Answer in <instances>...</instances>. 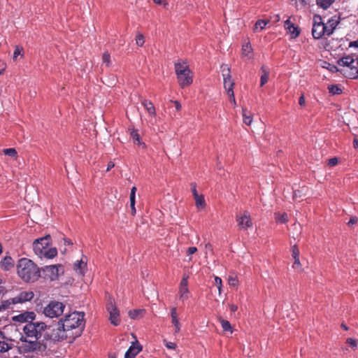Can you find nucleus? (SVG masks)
<instances>
[{
    "mask_svg": "<svg viewBox=\"0 0 358 358\" xmlns=\"http://www.w3.org/2000/svg\"><path fill=\"white\" fill-rule=\"evenodd\" d=\"M339 22V18L336 16H334L328 20L327 24H324V26L327 27V36H330L334 33Z\"/></svg>",
    "mask_w": 358,
    "mask_h": 358,
    "instance_id": "19",
    "label": "nucleus"
},
{
    "mask_svg": "<svg viewBox=\"0 0 358 358\" xmlns=\"http://www.w3.org/2000/svg\"><path fill=\"white\" fill-rule=\"evenodd\" d=\"M221 71L223 77L224 90L228 96H233L234 81L231 78L230 68L227 64L221 65Z\"/></svg>",
    "mask_w": 358,
    "mask_h": 358,
    "instance_id": "10",
    "label": "nucleus"
},
{
    "mask_svg": "<svg viewBox=\"0 0 358 358\" xmlns=\"http://www.w3.org/2000/svg\"><path fill=\"white\" fill-rule=\"evenodd\" d=\"M306 103L305 97L303 94H301V96L299 97V103L300 106H304Z\"/></svg>",
    "mask_w": 358,
    "mask_h": 358,
    "instance_id": "56",
    "label": "nucleus"
},
{
    "mask_svg": "<svg viewBox=\"0 0 358 358\" xmlns=\"http://www.w3.org/2000/svg\"><path fill=\"white\" fill-rule=\"evenodd\" d=\"M43 271L49 276L51 280H55L58 278L60 275H62L64 272V269L62 265L55 264L45 266L42 268Z\"/></svg>",
    "mask_w": 358,
    "mask_h": 358,
    "instance_id": "12",
    "label": "nucleus"
},
{
    "mask_svg": "<svg viewBox=\"0 0 358 358\" xmlns=\"http://www.w3.org/2000/svg\"><path fill=\"white\" fill-rule=\"evenodd\" d=\"M357 222V218L356 217H351L348 222L349 226L353 225Z\"/></svg>",
    "mask_w": 358,
    "mask_h": 358,
    "instance_id": "55",
    "label": "nucleus"
},
{
    "mask_svg": "<svg viewBox=\"0 0 358 358\" xmlns=\"http://www.w3.org/2000/svg\"><path fill=\"white\" fill-rule=\"evenodd\" d=\"M18 276L25 282H36L41 276V271L37 265L28 258H21L16 265Z\"/></svg>",
    "mask_w": 358,
    "mask_h": 358,
    "instance_id": "3",
    "label": "nucleus"
},
{
    "mask_svg": "<svg viewBox=\"0 0 358 358\" xmlns=\"http://www.w3.org/2000/svg\"><path fill=\"white\" fill-rule=\"evenodd\" d=\"M174 105H175V107H176V109L179 111L180 109H181V104L180 103L179 101H173Z\"/></svg>",
    "mask_w": 358,
    "mask_h": 358,
    "instance_id": "57",
    "label": "nucleus"
},
{
    "mask_svg": "<svg viewBox=\"0 0 358 358\" xmlns=\"http://www.w3.org/2000/svg\"><path fill=\"white\" fill-rule=\"evenodd\" d=\"M153 1L158 5L163 4L164 7L168 6V3L166 1V0H153Z\"/></svg>",
    "mask_w": 358,
    "mask_h": 358,
    "instance_id": "54",
    "label": "nucleus"
},
{
    "mask_svg": "<svg viewBox=\"0 0 358 358\" xmlns=\"http://www.w3.org/2000/svg\"><path fill=\"white\" fill-rule=\"evenodd\" d=\"M164 343L165 346L170 350H175L177 347V345L175 343L170 342L166 340H164Z\"/></svg>",
    "mask_w": 358,
    "mask_h": 358,
    "instance_id": "46",
    "label": "nucleus"
},
{
    "mask_svg": "<svg viewBox=\"0 0 358 358\" xmlns=\"http://www.w3.org/2000/svg\"><path fill=\"white\" fill-rule=\"evenodd\" d=\"M308 0H291V2L296 9H301L306 8L308 5Z\"/></svg>",
    "mask_w": 358,
    "mask_h": 358,
    "instance_id": "28",
    "label": "nucleus"
},
{
    "mask_svg": "<svg viewBox=\"0 0 358 358\" xmlns=\"http://www.w3.org/2000/svg\"><path fill=\"white\" fill-rule=\"evenodd\" d=\"M246 109H243V122L247 125H250L252 122V116L249 114L248 115Z\"/></svg>",
    "mask_w": 358,
    "mask_h": 358,
    "instance_id": "34",
    "label": "nucleus"
},
{
    "mask_svg": "<svg viewBox=\"0 0 358 358\" xmlns=\"http://www.w3.org/2000/svg\"><path fill=\"white\" fill-rule=\"evenodd\" d=\"M275 219L276 222H280V223H285L288 220L287 213H282V214H280L279 213H275Z\"/></svg>",
    "mask_w": 358,
    "mask_h": 358,
    "instance_id": "31",
    "label": "nucleus"
},
{
    "mask_svg": "<svg viewBox=\"0 0 358 358\" xmlns=\"http://www.w3.org/2000/svg\"><path fill=\"white\" fill-rule=\"evenodd\" d=\"M46 328L47 325L44 322H29L27 323L22 329L24 335L21 336L19 341H16L18 352L25 358L45 356L47 345L43 341L39 339Z\"/></svg>",
    "mask_w": 358,
    "mask_h": 358,
    "instance_id": "1",
    "label": "nucleus"
},
{
    "mask_svg": "<svg viewBox=\"0 0 358 358\" xmlns=\"http://www.w3.org/2000/svg\"><path fill=\"white\" fill-rule=\"evenodd\" d=\"M338 164V159L336 157H333L329 159L328 165L331 166H334Z\"/></svg>",
    "mask_w": 358,
    "mask_h": 358,
    "instance_id": "51",
    "label": "nucleus"
},
{
    "mask_svg": "<svg viewBox=\"0 0 358 358\" xmlns=\"http://www.w3.org/2000/svg\"><path fill=\"white\" fill-rule=\"evenodd\" d=\"M192 192L194 196L198 195V192L196 191V185L194 182L191 183Z\"/></svg>",
    "mask_w": 358,
    "mask_h": 358,
    "instance_id": "53",
    "label": "nucleus"
},
{
    "mask_svg": "<svg viewBox=\"0 0 358 358\" xmlns=\"http://www.w3.org/2000/svg\"><path fill=\"white\" fill-rule=\"evenodd\" d=\"M196 207H203L205 206V200L203 195H197L194 196Z\"/></svg>",
    "mask_w": 358,
    "mask_h": 358,
    "instance_id": "35",
    "label": "nucleus"
},
{
    "mask_svg": "<svg viewBox=\"0 0 358 358\" xmlns=\"http://www.w3.org/2000/svg\"><path fill=\"white\" fill-rule=\"evenodd\" d=\"M115 166V164L113 162H109L107 164V169L106 171H109L110 169H112Z\"/></svg>",
    "mask_w": 358,
    "mask_h": 358,
    "instance_id": "59",
    "label": "nucleus"
},
{
    "mask_svg": "<svg viewBox=\"0 0 358 358\" xmlns=\"http://www.w3.org/2000/svg\"><path fill=\"white\" fill-rule=\"evenodd\" d=\"M197 252V248L196 247H189L187 250V256L188 257V261H192V255L196 253Z\"/></svg>",
    "mask_w": 358,
    "mask_h": 358,
    "instance_id": "41",
    "label": "nucleus"
},
{
    "mask_svg": "<svg viewBox=\"0 0 358 358\" xmlns=\"http://www.w3.org/2000/svg\"><path fill=\"white\" fill-rule=\"evenodd\" d=\"M346 343L352 348H356L357 345V340L352 338H348L346 341Z\"/></svg>",
    "mask_w": 358,
    "mask_h": 358,
    "instance_id": "48",
    "label": "nucleus"
},
{
    "mask_svg": "<svg viewBox=\"0 0 358 358\" xmlns=\"http://www.w3.org/2000/svg\"><path fill=\"white\" fill-rule=\"evenodd\" d=\"M86 267V263L82 260L78 261L74 264V268L76 271H79L80 273H83V270Z\"/></svg>",
    "mask_w": 358,
    "mask_h": 358,
    "instance_id": "36",
    "label": "nucleus"
},
{
    "mask_svg": "<svg viewBox=\"0 0 358 358\" xmlns=\"http://www.w3.org/2000/svg\"><path fill=\"white\" fill-rule=\"evenodd\" d=\"M141 103L144 106V108L146 109V110L148 111V113H149L150 115H151L152 117H155L156 115L155 108L153 103L150 101H148L147 99H143L141 101Z\"/></svg>",
    "mask_w": 358,
    "mask_h": 358,
    "instance_id": "22",
    "label": "nucleus"
},
{
    "mask_svg": "<svg viewBox=\"0 0 358 358\" xmlns=\"http://www.w3.org/2000/svg\"><path fill=\"white\" fill-rule=\"evenodd\" d=\"M337 64L341 66L347 67L348 69L345 70L344 75L352 79L358 78V68L357 65H354L355 59L350 56L348 55L343 57L337 61Z\"/></svg>",
    "mask_w": 358,
    "mask_h": 358,
    "instance_id": "7",
    "label": "nucleus"
},
{
    "mask_svg": "<svg viewBox=\"0 0 358 358\" xmlns=\"http://www.w3.org/2000/svg\"><path fill=\"white\" fill-rule=\"evenodd\" d=\"M106 309L110 314L109 320L115 326H117L120 323V313L112 298H110L106 305Z\"/></svg>",
    "mask_w": 358,
    "mask_h": 358,
    "instance_id": "11",
    "label": "nucleus"
},
{
    "mask_svg": "<svg viewBox=\"0 0 358 358\" xmlns=\"http://www.w3.org/2000/svg\"><path fill=\"white\" fill-rule=\"evenodd\" d=\"M6 69V63L3 60L0 59V75L3 73Z\"/></svg>",
    "mask_w": 358,
    "mask_h": 358,
    "instance_id": "50",
    "label": "nucleus"
},
{
    "mask_svg": "<svg viewBox=\"0 0 358 358\" xmlns=\"http://www.w3.org/2000/svg\"><path fill=\"white\" fill-rule=\"evenodd\" d=\"M354 147L358 149V139L355 138L353 141Z\"/></svg>",
    "mask_w": 358,
    "mask_h": 358,
    "instance_id": "63",
    "label": "nucleus"
},
{
    "mask_svg": "<svg viewBox=\"0 0 358 358\" xmlns=\"http://www.w3.org/2000/svg\"><path fill=\"white\" fill-rule=\"evenodd\" d=\"M136 190H137V189L136 187H133L131 189V193H130V196H129L130 203H135V197H136Z\"/></svg>",
    "mask_w": 358,
    "mask_h": 358,
    "instance_id": "45",
    "label": "nucleus"
},
{
    "mask_svg": "<svg viewBox=\"0 0 358 358\" xmlns=\"http://www.w3.org/2000/svg\"><path fill=\"white\" fill-rule=\"evenodd\" d=\"M144 309H135L129 312V316L133 320H138L143 317Z\"/></svg>",
    "mask_w": 358,
    "mask_h": 358,
    "instance_id": "27",
    "label": "nucleus"
},
{
    "mask_svg": "<svg viewBox=\"0 0 358 358\" xmlns=\"http://www.w3.org/2000/svg\"><path fill=\"white\" fill-rule=\"evenodd\" d=\"M284 27L287 32L291 35L292 38H296L299 36L300 30L299 27H295L289 19L285 22Z\"/></svg>",
    "mask_w": 358,
    "mask_h": 358,
    "instance_id": "18",
    "label": "nucleus"
},
{
    "mask_svg": "<svg viewBox=\"0 0 358 358\" xmlns=\"http://www.w3.org/2000/svg\"><path fill=\"white\" fill-rule=\"evenodd\" d=\"M130 207L131 210V214L134 215L136 214L135 203H130Z\"/></svg>",
    "mask_w": 358,
    "mask_h": 358,
    "instance_id": "61",
    "label": "nucleus"
},
{
    "mask_svg": "<svg viewBox=\"0 0 358 358\" xmlns=\"http://www.w3.org/2000/svg\"><path fill=\"white\" fill-rule=\"evenodd\" d=\"M329 93L332 94H340L342 92V90L337 85H331L328 87Z\"/></svg>",
    "mask_w": 358,
    "mask_h": 358,
    "instance_id": "32",
    "label": "nucleus"
},
{
    "mask_svg": "<svg viewBox=\"0 0 358 358\" xmlns=\"http://www.w3.org/2000/svg\"><path fill=\"white\" fill-rule=\"evenodd\" d=\"M294 262L293 264V268H301V264L300 262L299 257L294 258Z\"/></svg>",
    "mask_w": 358,
    "mask_h": 358,
    "instance_id": "49",
    "label": "nucleus"
},
{
    "mask_svg": "<svg viewBox=\"0 0 358 358\" xmlns=\"http://www.w3.org/2000/svg\"><path fill=\"white\" fill-rule=\"evenodd\" d=\"M215 285L217 287L219 294H221L222 291V281L220 277H217V276L215 277Z\"/></svg>",
    "mask_w": 358,
    "mask_h": 358,
    "instance_id": "40",
    "label": "nucleus"
},
{
    "mask_svg": "<svg viewBox=\"0 0 358 358\" xmlns=\"http://www.w3.org/2000/svg\"><path fill=\"white\" fill-rule=\"evenodd\" d=\"M84 316L83 312L75 311L60 320L70 338L75 339L81 335L85 328Z\"/></svg>",
    "mask_w": 358,
    "mask_h": 358,
    "instance_id": "2",
    "label": "nucleus"
},
{
    "mask_svg": "<svg viewBox=\"0 0 358 358\" xmlns=\"http://www.w3.org/2000/svg\"><path fill=\"white\" fill-rule=\"evenodd\" d=\"M262 76L260 80V86L263 87L268 80L269 71L264 66L261 68Z\"/></svg>",
    "mask_w": 358,
    "mask_h": 358,
    "instance_id": "26",
    "label": "nucleus"
},
{
    "mask_svg": "<svg viewBox=\"0 0 358 358\" xmlns=\"http://www.w3.org/2000/svg\"><path fill=\"white\" fill-rule=\"evenodd\" d=\"M64 242H65V244H66V245H72L73 244L71 241L69 239H64Z\"/></svg>",
    "mask_w": 358,
    "mask_h": 358,
    "instance_id": "64",
    "label": "nucleus"
},
{
    "mask_svg": "<svg viewBox=\"0 0 358 358\" xmlns=\"http://www.w3.org/2000/svg\"><path fill=\"white\" fill-rule=\"evenodd\" d=\"M15 262L13 258L10 256H6L0 262V267L4 271H9L14 268Z\"/></svg>",
    "mask_w": 358,
    "mask_h": 358,
    "instance_id": "20",
    "label": "nucleus"
},
{
    "mask_svg": "<svg viewBox=\"0 0 358 358\" xmlns=\"http://www.w3.org/2000/svg\"><path fill=\"white\" fill-rule=\"evenodd\" d=\"M142 350V346L136 341L133 342L124 355V358H135L136 356Z\"/></svg>",
    "mask_w": 358,
    "mask_h": 358,
    "instance_id": "15",
    "label": "nucleus"
},
{
    "mask_svg": "<svg viewBox=\"0 0 358 358\" xmlns=\"http://www.w3.org/2000/svg\"><path fill=\"white\" fill-rule=\"evenodd\" d=\"M349 47L352 48V47H354V48H358V39L357 41H351L349 44Z\"/></svg>",
    "mask_w": 358,
    "mask_h": 358,
    "instance_id": "58",
    "label": "nucleus"
},
{
    "mask_svg": "<svg viewBox=\"0 0 358 358\" xmlns=\"http://www.w3.org/2000/svg\"><path fill=\"white\" fill-rule=\"evenodd\" d=\"M218 320L220 322L224 331H229L231 334L232 333V328L229 321L224 320L222 317H219Z\"/></svg>",
    "mask_w": 358,
    "mask_h": 358,
    "instance_id": "29",
    "label": "nucleus"
},
{
    "mask_svg": "<svg viewBox=\"0 0 358 358\" xmlns=\"http://www.w3.org/2000/svg\"><path fill=\"white\" fill-rule=\"evenodd\" d=\"M299 250L296 245L292 247V256L294 258L299 257Z\"/></svg>",
    "mask_w": 358,
    "mask_h": 358,
    "instance_id": "44",
    "label": "nucleus"
},
{
    "mask_svg": "<svg viewBox=\"0 0 358 358\" xmlns=\"http://www.w3.org/2000/svg\"><path fill=\"white\" fill-rule=\"evenodd\" d=\"M312 35L316 40L325 36H327V27L324 26L322 17L319 15L313 16Z\"/></svg>",
    "mask_w": 358,
    "mask_h": 358,
    "instance_id": "9",
    "label": "nucleus"
},
{
    "mask_svg": "<svg viewBox=\"0 0 358 358\" xmlns=\"http://www.w3.org/2000/svg\"><path fill=\"white\" fill-rule=\"evenodd\" d=\"M175 71L181 87L184 88L192 83V73L186 63H176Z\"/></svg>",
    "mask_w": 358,
    "mask_h": 358,
    "instance_id": "5",
    "label": "nucleus"
},
{
    "mask_svg": "<svg viewBox=\"0 0 358 358\" xmlns=\"http://www.w3.org/2000/svg\"><path fill=\"white\" fill-rule=\"evenodd\" d=\"M229 97L230 99V101L233 103L234 106H236V99H235V96H234V93L233 92V96H229Z\"/></svg>",
    "mask_w": 358,
    "mask_h": 358,
    "instance_id": "62",
    "label": "nucleus"
},
{
    "mask_svg": "<svg viewBox=\"0 0 358 358\" xmlns=\"http://www.w3.org/2000/svg\"><path fill=\"white\" fill-rule=\"evenodd\" d=\"M131 137L132 138L134 143H137L138 145H143V147H145V144L141 142L140 136L136 131L133 130L131 132Z\"/></svg>",
    "mask_w": 358,
    "mask_h": 358,
    "instance_id": "33",
    "label": "nucleus"
},
{
    "mask_svg": "<svg viewBox=\"0 0 358 358\" xmlns=\"http://www.w3.org/2000/svg\"><path fill=\"white\" fill-rule=\"evenodd\" d=\"M236 220L241 230H247L248 228L252 227V222L250 214L245 210L241 215H236Z\"/></svg>",
    "mask_w": 358,
    "mask_h": 358,
    "instance_id": "13",
    "label": "nucleus"
},
{
    "mask_svg": "<svg viewBox=\"0 0 358 358\" xmlns=\"http://www.w3.org/2000/svg\"><path fill=\"white\" fill-rule=\"evenodd\" d=\"M188 275H184L180 281L179 287L180 298L182 300L188 298L187 294L189 293L188 289Z\"/></svg>",
    "mask_w": 358,
    "mask_h": 358,
    "instance_id": "16",
    "label": "nucleus"
},
{
    "mask_svg": "<svg viewBox=\"0 0 358 358\" xmlns=\"http://www.w3.org/2000/svg\"><path fill=\"white\" fill-rule=\"evenodd\" d=\"M35 314L33 312L31 313H24L22 314H20L18 315L14 316L13 320L14 321L24 322H27L29 320H33L34 319Z\"/></svg>",
    "mask_w": 358,
    "mask_h": 358,
    "instance_id": "21",
    "label": "nucleus"
},
{
    "mask_svg": "<svg viewBox=\"0 0 358 358\" xmlns=\"http://www.w3.org/2000/svg\"><path fill=\"white\" fill-rule=\"evenodd\" d=\"M34 296V293L32 291H23L20 292L14 297V299L16 303H22L27 301H30Z\"/></svg>",
    "mask_w": 358,
    "mask_h": 358,
    "instance_id": "17",
    "label": "nucleus"
},
{
    "mask_svg": "<svg viewBox=\"0 0 358 358\" xmlns=\"http://www.w3.org/2000/svg\"><path fill=\"white\" fill-rule=\"evenodd\" d=\"M228 283L230 286L237 287L238 285V280L236 275H229L228 278Z\"/></svg>",
    "mask_w": 358,
    "mask_h": 358,
    "instance_id": "38",
    "label": "nucleus"
},
{
    "mask_svg": "<svg viewBox=\"0 0 358 358\" xmlns=\"http://www.w3.org/2000/svg\"><path fill=\"white\" fill-rule=\"evenodd\" d=\"M171 319L178 318L177 309L176 307H173L171 309Z\"/></svg>",
    "mask_w": 358,
    "mask_h": 358,
    "instance_id": "52",
    "label": "nucleus"
},
{
    "mask_svg": "<svg viewBox=\"0 0 358 358\" xmlns=\"http://www.w3.org/2000/svg\"><path fill=\"white\" fill-rule=\"evenodd\" d=\"M15 304H17V303L15 301L14 297L12 299L2 301L1 302V305H0V312L13 308V306Z\"/></svg>",
    "mask_w": 358,
    "mask_h": 358,
    "instance_id": "23",
    "label": "nucleus"
},
{
    "mask_svg": "<svg viewBox=\"0 0 358 358\" xmlns=\"http://www.w3.org/2000/svg\"><path fill=\"white\" fill-rule=\"evenodd\" d=\"M171 322L175 327V334H178L180 331V324L178 318L171 319Z\"/></svg>",
    "mask_w": 358,
    "mask_h": 358,
    "instance_id": "43",
    "label": "nucleus"
},
{
    "mask_svg": "<svg viewBox=\"0 0 358 358\" xmlns=\"http://www.w3.org/2000/svg\"><path fill=\"white\" fill-rule=\"evenodd\" d=\"M3 152L4 155L12 157H17V152L15 148H6L3 150Z\"/></svg>",
    "mask_w": 358,
    "mask_h": 358,
    "instance_id": "37",
    "label": "nucleus"
},
{
    "mask_svg": "<svg viewBox=\"0 0 358 358\" xmlns=\"http://www.w3.org/2000/svg\"><path fill=\"white\" fill-rule=\"evenodd\" d=\"M0 336L2 340H0V352H6L9 350L16 347V342L12 339H8L3 336V334L0 333Z\"/></svg>",
    "mask_w": 358,
    "mask_h": 358,
    "instance_id": "14",
    "label": "nucleus"
},
{
    "mask_svg": "<svg viewBox=\"0 0 358 358\" xmlns=\"http://www.w3.org/2000/svg\"><path fill=\"white\" fill-rule=\"evenodd\" d=\"M335 0H316L317 5L323 8L327 9L334 2Z\"/></svg>",
    "mask_w": 358,
    "mask_h": 358,
    "instance_id": "30",
    "label": "nucleus"
},
{
    "mask_svg": "<svg viewBox=\"0 0 358 358\" xmlns=\"http://www.w3.org/2000/svg\"><path fill=\"white\" fill-rule=\"evenodd\" d=\"M50 236L36 239L33 243V249L35 254L40 258L52 259L57 256V250L56 248H50Z\"/></svg>",
    "mask_w": 358,
    "mask_h": 358,
    "instance_id": "4",
    "label": "nucleus"
},
{
    "mask_svg": "<svg viewBox=\"0 0 358 358\" xmlns=\"http://www.w3.org/2000/svg\"><path fill=\"white\" fill-rule=\"evenodd\" d=\"M102 62L106 64L107 66L110 65V56L108 52H105L102 55Z\"/></svg>",
    "mask_w": 358,
    "mask_h": 358,
    "instance_id": "39",
    "label": "nucleus"
},
{
    "mask_svg": "<svg viewBox=\"0 0 358 358\" xmlns=\"http://www.w3.org/2000/svg\"><path fill=\"white\" fill-rule=\"evenodd\" d=\"M65 305L63 303L52 301L44 308L43 314L50 318L58 317L62 315Z\"/></svg>",
    "mask_w": 358,
    "mask_h": 358,
    "instance_id": "8",
    "label": "nucleus"
},
{
    "mask_svg": "<svg viewBox=\"0 0 358 358\" xmlns=\"http://www.w3.org/2000/svg\"><path fill=\"white\" fill-rule=\"evenodd\" d=\"M22 52H23V48L22 47L16 46L14 53H13V59H16L18 55H21Z\"/></svg>",
    "mask_w": 358,
    "mask_h": 358,
    "instance_id": "47",
    "label": "nucleus"
},
{
    "mask_svg": "<svg viewBox=\"0 0 358 358\" xmlns=\"http://www.w3.org/2000/svg\"><path fill=\"white\" fill-rule=\"evenodd\" d=\"M252 48L250 43L243 45L242 46V56L248 59H251L252 56Z\"/></svg>",
    "mask_w": 358,
    "mask_h": 358,
    "instance_id": "24",
    "label": "nucleus"
},
{
    "mask_svg": "<svg viewBox=\"0 0 358 358\" xmlns=\"http://www.w3.org/2000/svg\"><path fill=\"white\" fill-rule=\"evenodd\" d=\"M45 338L54 341H60L70 338L61 321H58L54 326H47Z\"/></svg>",
    "mask_w": 358,
    "mask_h": 358,
    "instance_id": "6",
    "label": "nucleus"
},
{
    "mask_svg": "<svg viewBox=\"0 0 358 358\" xmlns=\"http://www.w3.org/2000/svg\"><path fill=\"white\" fill-rule=\"evenodd\" d=\"M268 20H257L253 27V31L255 32H259L262 31L265 28L266 24L268 23Z\"/></svg>",
    "mask_w": 358,
    "mask_h": 358,
    "instance_id": "25",
    "label": "nucleus"
},
{
    "mask_svg": "<svg viewBox=\"0 0 358 358\" xmlns=\"http://www.w3.org/2000/svg\"><path fill=\"white\" fill-rule=\"evenodd\" d=\"M136 44L141 47L143 45L144 43H145V39H144V36L143 34H138L136 35Z\"/></svg>",
    "mask_w": 358,
    "mask_h": 358,
    "instance_id": "42",
    "label": "nucleus"
},
{
    "mask_svg": "<svg viewBox=\"0 0 358 358\" xmlns=\"http://www.w3.org/2000/svg\"><path fill=\"white\" fill-rule=\"evenodd\" d=\"M229 308L231 312L234 313L238 310V306L235 304H231Z\"/></svg>",
    "mask_w": 358,
    "mask_h": 358,
    "instance_id": "60",
    "label": "nucleus"
}]
</instances>
